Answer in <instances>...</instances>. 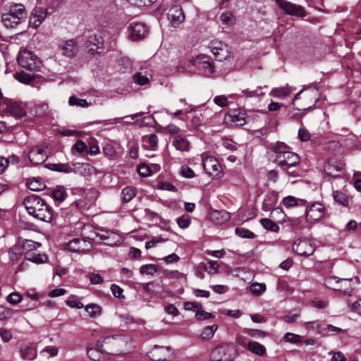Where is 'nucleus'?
Instances as JSON below:
<instances>
[{
	"mask_svg": "<svg viewBox=\"0 0 361 361\" xmlns=\"http://www.w3.org/2000/svg\"><path fill=\"white\" fill-rule=\"evenodd\" d=\"M23 204L28 214L35 219L50 222L53 219L51 207L41 197L37 195H30L24 199Z\"/></svg>",
	"mask_w": 361,
	"mask_h": 361,
	"instance_id": "1",
	"label": "nucleus"
},
{
	"mask_svg": "<svg viewBox=\"0 0 361 361\" xmlns=\"http://www.w3.org/2000/svg\"><path fill=\"white\" fill-rule=\"evenodd\" d=\"M274 153L273 162L280 168L287 170L300 162V157L290 151V148L284 142H276L271 147Z\"/></svg>",
	"mask_w": 361,
	"mask_h": 361,
	"instance_id": "2",
	"label": "nucleus"
},
{
	"mask_svg": "<svg viewBox=\"0 0 361 361\" xmlns=\"http://www.w3.org/2000/svg\"><path fill=\"white\" fill-rule=\"evenodd\" d=\"M26 13L23 4H14L11 6L8 13L2 16V23L6 27H13L25 18Z\"/></svg>",
	"mask_w": 361,
	"mask_h": 361,
	"instance_id": "3",
	"label": "nucleus"
},
{
	"mask_svg": "<svg viewBox=\"0 0 361 361\" xmlns=\"http://www.w3.org/2000/svg\"><path fill=\"white\" fill-rule=\"evenodd\" d=\"M237 350L233 344H221L214 348L210 354L212 361H234Z\"/></svg>",
	"mask_w": 361,
	"mask_h": 361,
	"instance_id": "4",
	"label": "nucleus"
},
{
	"mask_svg": "<svg viewBox=\"0 0 361 361\" xmlns=\"http://www.w3.org/2000/svg\"><path fill=\"white\" fill-rule=\"evenodd\" d=\"M0 109L7 111L16 118H22L27 113L25 104L4 97L1 92H0Z\"/></svg>",
	"mask_w": 361,
	"mask_h": 361,
	"instance_id": "5",
	"label": "nucleus"
},
{
	"mask_svg": "<svg viewBox=\"0 0 361 361\" xmlns=\"http://www.w3.org/2000/svg\"><path fill=\"white\" fill-rule=\"evenodd\" d=\"M123 340L119 336H106L97 342V346L103 350L104 353L117 355L122 352L121 347Z\"/></svg>",
	"mask_w": 361,
	"mask_h": 361,
	"instance_id": "6",
	"label": "nucleus"
},
{
	"mask_svg": "<svg viewBox=\"0 0 361 361\" xmlns=\"http://www.w3.org/2000/svg\"><path fill=\"white\" fill-rule=\"evenodd\" d=\"M18 62L20 66L29 70L35 71L39 68L40 62L32 51L22 50L19 52Z\"/></svg>",
	"mask_w": 361,
	"mask_h": 361,
	"instance_id": "7",
	"label": "nucleus"
},
{
	"mask_svg": "<svg viewBox=\"0 0 361 361\" xmlns=\"http://www.w3.org/2000/svg\"><path fill=\"white\" fill-rule=\"evenodd\" d=\"M325 173L333 178H344V164L335 159H329L324 165Z\"/></svg>",
	"mask_w": 361,
	"mask_h": 361,
	"instance_id": "8",
	"label": "nucleus"
},
{
	"mask_svg": "<svg viewBox=\"0 0 361 361\" xmlns=\"http://www.w3.org/2000/svg\"><path fill=\"white\" fill-rule=\"evenodd\" d=\"M202 164L206 173L213 178H220L221 177V166L215 157L203 154Z\"/></svg>",
	"mask_w": 361,
	"mask_h": 361,
	"instance_id": "9",
	"label": "nucleus"
},
{
	"mask_svg": "<svg viewBox=\"0 0 361 361\" xmlns=\"http://www.w3.org/2000/svg\"><path fill=\"white\" fill-rule=\"evenodd\" d=\"M293 250L298 255L308 257L312 255L314 250V245L309 240L298 239L293 243Z\"/></svg>",
	"mask_w": 361,
	"mask_h": 361,
	"instance_id": "10",
	"label": "nucleus"
},
{
	"mask_svg": "<svg viewBox=\"0 0 361 361\" xmlns=\"http://www.w3.org/2000/svg\"><path fill=\"white\" fill-rule=\"evenodd\" d=\"M277 6L286 13L297 17H305L306 16L304 8L295 4H292L286 0H276Z\"/></svg>",
	"mask_w": 361,
	"mask_h": 361,
	"instance_id": "11",
	"label": "nucleus"
},
{
	"mask_svg": "<svg viewBox=\"0 0 361 361\" xmlns=\"http://www.w3.org/2000/svg\"><path fill=\"white\" fill-rule=\"evenodd\" d=\"M67 250L75 252H85L92 247V243L90 239L74 238L67 244Z\"/></svg>",
	"mask_w": 361,
	"mask_h": 361,
	"instance_id": "12",
	"label": "nucleus"
},
{
	"mask_svg": "<svg viewBox=\"0 0 361 361\" xmlns=\"http://www.w3.org/2000/svg\"><path fill=\"white\" fill-rule=\"evenodd\" d=\"M48 157L47 152L39 145L32 147L28 154L30 161L35 165L42 164L47 159Z\"/></svg>",
	"mask_w": 361,
	"mask_h": 361,
	"instance_id": "13",
	"label": "nucleus"
},
{
	"mask_svg": "<svg viewBox=\"0 0 361 361\" xmlns=\"http://www.w3.org/2000/svg\"><path fill=\"white\" fill-rule=\"evenodd\" d=\"M171 355V350L169 347L154 345L148 352V357L154 361H165Z\"/></svg>",
	"mask_w": 361,
	"mask_h": 361,
	"instance_id": "14",
	"label": "nucleus"
},
{
	"mask_svg": "<svg viewBox=\"0 0 361 361\" xmlns=\"http://www.w3.org/2000/svg\"><path fill=\"white\" fill-rule=\"evenodd\" d=\"M47 16V12L45 8L39 6L35 7L30 17V25L35 28L38 27Z\"/></svg>",
	"mask_w": 361,
	"mask_h": 361,
	"instance_id": "15",
	"label": "nucleus"
},
{
	"mask_svg": "<svg viewBox=\"0 0 361 361\" xmlns=\"http://www.w3.org/2000/svg\"><path fill=\"white\" fill-rule=\"evenodd\" d=\"M59 47L62 54L66 57H73L79 51V46L75 39L64 41L59 44Z\"/></svg>",
	"mask_w": 361,
	"mask_h": 361,
	"instance_id": "16",
	"label": "nucleus"
},
{
	"mask_svg": "<svg viewBox=\"0 0 361 361\" xmlns=\"http://www.w3.org/2000/svg\"><path fill=\"white\" fill-rule=\"evenodd\" d=\"M324 214V207L319 202L312 203L306 208V216L309 220L316 221L322 218Z\"/></svg>",
	"mask_w": 361,
	"mask_h": 361,
	"instance_id": "17",
	"label": "nucleus"
},
{
	"mask_svg": "<svg viewBox=\"0 0 361 361\" xmlns=\"http://www.w3.org/2000/svg\"><path fill=\"white\" fill-rule=\"evenodd\" d=\"M168 19L173 26H177L184 21L185 15L182 8L178 6L171 7L168 13Z\"/></svg>",
	"mask_w": 361,
	"mask_h": 361,
	"instance_id": "18",
	"label": "nucleus"
},
{
	"mask_svg": "<svg viewBox=\"0 0 361 361\" xmlns=\"http://www.w3.org/2000/svg\"><path fill=\"white\" fill-rule=\"evenodd\" d=\"M130 37L133 40H137L145 37L147 33L145 25L141 23H132L129 27Z\"/></svg>",
	"mask_w": 361,
	"mask_h": 361,
	"instance_id": "19",
	"label": "nucleus"
},
{
	"mask_svg": "<svg viewBox=\"0 0 361 361\" xmlns=\"http://www.w3.org/2000/svg\"><path fill=\"white\" fill-rule=\"evenodd\" d=\"M226 123L235 126H243L245 124V118L243 113L231 111L225 116Z\"/></svg>",
	"mask_w": 361,
	"mask_h": 361,
	"instance_id": "20",
	"label": "nucleus"
},
{
	"mask_svg": "<svg viewBox=\"0 0 361 361\" xmlns=\"http://www.w3.org/2000/svg\"><path fill=\"white\" fill-rule=\"evenodd\" d=\"M87 45L90 47L89 51L94 54L103 49V39L100 34H92L88 37Z\"/></svg>",
	"mask_w": 361,
	"mask_h": 361,
	"instance_id": "21",
	"label": "nucleus"
},
{
	"mask_svg": "<svg viewBox=\"0 0 361 361\" xmlns=\"http://www.w3.org/2000/svg\"><path fill=\"white\" fill-rule=\"evenodd\" d=\"M173 146L180 152H188L190 149V142L182 135H176L172 142Z\"/></svg>",
	"mask_w": 361,
	"mask_h": 361,
	"instance_id": "22",
	"label": "nucleus"
},
{
	"mask_svg": "<svg viewBox=\"0 0 361 361\" xmlns=\"http://www.w3.org/2000/svg\"><path fill=\"white\" fill-rule=\"evenodd\" d=\"M348 280L345 279H340L336 276H329L325 279L324 284L325 286L332 290H341L343 282H347Z\"/></svg>",
	"mask_w": 361,
	"mask_h": 361,
	"instance_id": "23",
	"label": "nucleus"
},
{
	"mask_svg": "<svg viewBox=\"0 0 361 361\" xmlns=\"http://www.w3.org/2000/svg\"><path fill=\"white\" fill-rule=\"evenodd\" d=\"M210 219L216 224H223L230 219V214L225 210H214L210 213Z\"/></svg>",
	"mask_w": 361,
	"mask_h": 361,
	"instance_id": "24",
	"label": "nucleus"
},
{
	"mask_svg": "<svg viewBox=\"0 0 361 361\" xmlns=\"http://www.w3.org/2000/svg\"><path fill=\"white\" fill-rule=\"evenodd\" d=\"M295 88L286 85L285 87L274 88L269 93L271 97L284 98L288 96Z\"/></svg>",
	"mask_w": 361,
	"mask_h": 361,
	"instance_id": "25",
	"label": "nucleus"
},
{
	"mask_svg": "<svg viewBox=\"0 0 361 361\" xmlns=\"http://www.w3.org/2000/svg\"><path fill=\"white\" fill-rule=\"evenodd\" d=\"M80 191H82V192L85 193V200L87 202H85L82 200L76 201L75 204L78 208L81 209L85 207L87 204H92L97 197L96 191H92L89 190L87 192H85V190L82 189H80Z\"/></svg>",
	"mask_w": 361,
	"mask_h": 361,
	"instance_id": "26",
	"label": "nucleus"
},
{
	"mask_svg": "<svg viewBox=\"0 0 361 361\" xmlns=\"http://www.w3.org/2000/svg\"><path fill=\"white\" fill-rule=\"evenodd\" d=\"M20 355L24 360H32L37 356V351L32 345H23L20 348Z\"/></svg>",
	"mask_w": 361,
	"mask_h": 361,
	"instance_id": "27",
	"label": "nucleus"
},
{
	"mask_svg": "<svg viewBox=\"0 0 361 361\" xmlns=\"http://www.w3.org/2000/svg\"><path fill=\"white\" fill-rule=\"evenodd\" d=\"M212 51L216 59L219 61L226 59L228 56L226 45H223L221 43L219 44V46L213 47L212 49Z\"/></svg>",
	"mask_w": 361,
	"mask_h": 361,
	"instance_id": "28",
	"label": "nucleus"
},
{
	"mask_svg": "<svg viewBox=\"0 0 361 361\" xmlns=\"http://www.w3.org/2000/svg\"><path fill=\"white\" fill-rule=\"evenodd\" d=\"M247 348L249 350L257 355H264L266 353V348L257 341H250Z\"/></svg>",
	"mask_w": 361,
	"mask_h": 361,
	"instance_id": "29",
	"label": "nucleus"
},
{
	"mask_svg": "<svg viewBox=\"0 0 361 361\" xmlns=\"http://www.w3.org/2000/svg\"><path fill=\"white\" fill-rule=\"evenodd\" d=\"M145 147L154 149L158 145L159 139L156 134H150L143 137Z\"/></svg>",
	"mask_w": 361,
	"mask_h": 361,
	"instance_id": "30",
	"label": "nucleus"
},
{
	"mask_svg": "<svg viewBox=\"0 0 361 361\" xmlns=\"http://www.w3.org/2000/svg\"><path fill=\"white\" fill-rule=\"evenodd\" d=\"M306 201L302 199H297L293 196L288 195L283 199V204L286 207H292L296 205H303Z\"/></svg>",
	"mask_w": 361,
	"mask_h": 361,
	"instance_id": "31",
	"label": "nucleus"
},
{
	"mask_svg": "<svg viewBox=\"0 0 361 361\" xmlns=\"http://www.w3.org/2000/svg\"><path fill=\"white\" fill-rule=\"evenodd\" d=\"M277 202V195L274 192L269 194L264 200L262 209L264 211L271 210Z\"/></svg>",
	"mask_w": 361,
	"mask_h": 361,
	"instance_id": "32",
	"label": "nucleus"
},
{
	"mask_svg": "<svg viewBox=\"0 0 361 361\" xmlns=\"http://www.w3.org/2000/svg\"><path fill=\"white\" fill-rule=\"evenodd\" d=\"M104 353V351L100 348H98L97 346V344L95 345V347H88L87 348V356L94 361H98L102 357V355Z\"/></svg>",
	"mask_w": 361,
	"mask_h": 361,
	"instance_id": "33",
	"label": "nucleus"
},
{
	"mask_svg": "<svg viewBox=\"0 0 361 361\" xmlns=\"http://www.w3.org/2000/svg\"><path fill=\"white\" fill-rule=\"evenodd\" d=\"M97 237L99 238V240L104 241V244L108 245H113L116 243L114 240L116 238V235L113 232L106 231L104 233H98L97 234Z\"/></svg>",
	"mask_w": 361,
	"mask_h": 361,
	"instance_id": "34",
	"label": "nucleus"
},
{
	"mask_svg": "<svg viewBox=\"0 0 361 361\" xmlns=\"http://www.w3.org/2000/svg\"><path fill=\"white\" fill-rule=\"evenodd\" d=\"M136 195V188L132 186L124 188L121 191V198L123 202H130Z\"/></svg>",
	"mask_w": 361,
	"mask_h": 361,
	"instance_id": "35",
	"label": "nucleus"
},
{
	"mask_svg": "<svg viewBox=\"0 0 361 361\" xmlns=\"http://www.w3.org/2000/svg\"><path fill=\"white\" fill-rule=\"evenodd\" d=\"M68 104L70 106H77L82 108H87L91 106V103L88 102L86 99H80L76 96H71L68 99Z\"/></svg>",
	"mask_w": 361,
	"mask_h": 361,
	"instance_id": "36",
	"label": "nucleus"
},
{
	"mask_svg": "<svg viewBox=\"0 0 361 361\" xmlns=\"http://www.w3.org/2000/svg\"><path fill=\"white\" fill-rule=\"evenodd\" d=\"M267 286L264 283H253L250 286V291L252 295L259 296L266 291Z\"/></svg>",
	"mask_w": 361,
	"mask_h": 361,
	"instance_id": "37",
	"label": "nucleus"
},
{
	"mask_svg": "<svg viewBox=\"0 0 361 361\" xmlns=\"http://www.w3.org/2000/svg\"><path fill=\"white\" fill-rule=\"evenodd\" d=\"M45 167L55 171L69 173L71 168L65 164H47Z\"/></svg>",
	"mask_w": 361,
	"mask_h": 361,
	"instance_id": "38",
	"label": "nucleus"
},
{
	"mask_svg": "<svg viewBox=\"0 0 361 361\" xmlns=\"http://www.w3.org/2000/svg\"><path fill=\"white\" fill-rule=\"evenodd\" d=\"M262 87L261 86L257 87L255 90H253L245 89L242 90L239 96L245 97H261L264 95V93L262 92Z\"/></svg>",
	"mask_w": 361,
	"mask_h": 361,
	"instance_id": "39",
	"label": "nucleus"
},
{
	"mask_svg": "<svg viewBox=\"0 0 361 361\" xmlns=\"http://www.w3.org/2000/svg\"><path fill=\"white\" fill-rule=\"evenodd\" d=\"M66 197V193L63 187H58L52 191L53 199L58 202H62Z\"/></svg>",
	"mask_w": 361,
	"mask_h": 361,
	"instance_id": "40",
	"label": "nucleus"
},
{
	"mask_svg": "<svg viewBox=\"0 0 361 361\" xmlns=\"http://www.w3.org/2000/svg\"><path fill=\"white\" fill-rule=\"evenodd\" d=\"M334 200L343 207L348 205L349 200L348 196L342 192L335 191L333 194Z\"/></svg>",
	"mask_w": 361,
	"mask_h": 361,
	"instance_id": "41",
	"label": "nucleus"
},
{
	"mask_svg": "<svg viewBox=\"0 0 361 361\" xmlns=\"http://www.w3.org/2000/svg\"><path fill=\"white\" fill-rule=\"evenodd\" d=\"M157 265L153 264H148L140 267V273L141 274L153 276L157 271Z\"/></svg>",
	"mask_w": 361,
	"mask_h": 361,
	"instance_id": "42",
	"label": "nucleus"
},
{
	"mask_svg": "<svg viewBox=\"0 0 361 361\" xmlns=\"http://www.w3.org/2000/svg\"><path fill=\"white\" fill-rule=\"evenodd\" d=\"M85 309L91 317H97L101 314V307L97 304H89L85 306Z\"/></svg>",
	"mask_w": 361,
	"mask_h": 361,
	"instance_id": "43",
	"label": "nucleus"
},
{
	"mask_svg": "<svg viewBox=\"0 0 361 361\" xmlns=\"http://www.w3.org/2000/svg\"><path fill=\"white\" fill-rule=\"evenodd\" d=\"M200 66L204 75L207 77H209L214 72V66L209 61H203L200 62Z\"/></svg>",
	"mask_w": 361,
	"mask_h": 361,
	"instance_id": "44",
	"label": "nucleus"
},
{
	"mask_svg": "<svg viewBox=\"0 0 361 361\" xmlns=\"http://www.w3.org/2000/svg\"><path fill=\"white\" fill-rule=\"evenodd\" d=\"M260 223L262 226L268 231L276 232L279 229V226L275 222L269 219H262L260 220Z\"/></svg>",
	"mask_w": 361,
	"mask_h": 361,
	"instance_id": "45",
	"label": "nucleus"
},
{
	"mask_svg": "<svg viewBox=\"0 0 361 361\" xmlns=\"http://www.w3.org/2000/svg\"><path fill=\"white\" fill-rule=\"evenodd\" d=\"M87 146L83 141L80 140H78L71 147V151L74 154H75L76 153L80 154H82L83 152L87 151Z\"/></svg>",
	"mask_w": 361,
	"mask_h": 361,
	"instance_id": "46",
	"label": "nucleus"
},
{
	"mask_svg": "<svg viewBox=\"0 0 361 361\" xmlns=\"http://www.w3.org/2000/svg\"><path fill=\"white\" fill-rule=\"evenodd\" d=\"M283 338L286 342L295 344L302 342V337L301 336L290 332L285 334Z\"/></svg>",
	"mask_w": 361,
	"mask_h": 361,
	"instance_id": "47",
	"label": "nucleus"
},
{
	"mask_svg": "<svg viewBox=\"0 0 361 361\" xmlns=\"http://www.w3.org/2000/svg\"><path fill=\"white\" fill-rule=\"evenodd\" d=\"M133 79L135 83L138 85H145L149 83V79L140 72H137L133 75Z\"/></svg>",
	"mask_w": 361,
	"mask_h": 361,
	"instance_id": "48",
	"label": "nucleus"
},
{
	"mask_svg": "<svg viewBox=\"0 0 361 361\" xmlns=\"http://www.w3.org/2000/svg\"><path fill=\"white\" fill-rule=\"evenodd\" d=\"M15 78L20 82L28 84L33 80L32 75L24 72H17L14 75Z\"/></svg>",
	"mask_w": 361,
	"mask_h": 361,
	"instance_id": "49",
	"label": "nucleus"
},
{
	"mask_svg": "<svg viewBox=\"0 0 361 361\" xmlns=\"http://www.w3.org/2000/svg\"><path fill=\"white\" fill-rule=\"evenodd\" d=\"M26 187L32 191L39 192L46 188L44 182H26Z\"/></svg>",
	"mask_w": 361,
	"mask_h": 361,
	"instance_id": "50",
	"label": "nucleus"
},
{
	"mask_svg": "<svg viewBox=\"0 0 361 361\" xmlns=\"http://www.w3.org/2000/svg\"><path fill=\"white\" fill-rule=\"evenodd\" d=\"M179 173L184 178H192L195 176L193 170L188 166H182L179 170Z\"/></svg>",
	"mask_w": 361,
	"mask_h": 361,
	"instance_id": "51",
	"label": "nucleus"
},
{
	"mask_svg": "<svg viewBox=\"0 0 361 361\" xmlns=\"http://www.w3.org/2000/svg\"><path fill=\"white\" fill-rule=\"evenodd\" d=\"M66 302L68 306L73 308L81 309L84 307L83 304L75 295L69 297Z\"/></svg>",
	"mask_w": 361,
	"mask_h": 361,
	"instance_id": "52",
	"label": "nucleus"
},
{
	"mask_svg": "<svg viewBox=\"0 0 361 361\" xmlns=\"http://www.w3.org/2000/svg\"><path fill=\"white\" fill-rule=\"evenodd\" d=\"M217 329L218 326L216 324L208 326L203 329L202 332V336L204 338H211L212 337H213Z\"/></svg>",
	"mask_w": 361,
	"mask_h": 361,
	"instance_id": "53",
	"label": "nucleus"
},
{
	"mask_svg": "<svg viewBox=\"0 0 361 361\" xmlns=\"http://www.w3.org/2000/svg\"><path fill=\"white\" fill-rule=\"evenodd\" d=\"M235 233L240 237L252 239L254 238L255 234L253 232L250 231L248 229L243 228H236L235 230Z\"/></svg>",
	"mask_w": 361,
	"mask_h": 361,
	"instance_id": "54",
	"label": "nucleus"
},
{
	"mask_svg": "<svg viewBox=\"0 0 361 361\" xmlns=\"http://www.w3.org/2000/svg\"><path fill=\"white\" fill-rule=\"evenodd\" d=\"M137 171L139 175L143 178L149 176L152 173V170L149 166L145 164L138 165L137 167Z\"/></svg>",
	"mask_w": 361,
	"mask_h": 361,
	"instance_id": "55",
	"label": "nucleus"
},
{
	"mask_svg": "<svg viewBox=\"0 0 361 361\" xmlns=\"http://www.w3.org/2000/svg\"><path fill=\"white\" fill-rule=\"evenodd\" d=\"M178 226L181 228H186L190 224L191 220L188 215L183 214L176 219Z\"/></svg>",
	"mask_w": 361,
	"mask_h": 361,
	"instance_id": "56",
	"label": "nucleus"
},
{
	"mask_svg": "<svg viewBox=\"0 0 361 361\" xmlns=\"http://www.w3.org/2000/svg\"><path fill=\"white\" fill-rule=\"evenodd\" d=\"M183 306L185 310L194 311L196 312L202 308V304L197 302H184Z\"/></svg>",
	"mask_w": 361,
	"mask_h": 361,
	"instance_id": "57",
	"label": "nucleus"
},
{
	"mask_svg": "<svg viewBox=\"0 0 361 361\" xmlns=\"http://www.w3.org/2000/svg\"><path fill=\"white\" fill-rule=\"evenodd\" d=\"M88 148L89 149L87 151V153L92 156L97 155L100 152L99 147L95 140H91L88 142Z\"/></svg>",
	"mask_w": 361,
	"mask_h": 361,
	"instance_id": "58",
	"label": "nucleus"
},
{
	"mask_svg": "<svg viewBox=\"0 0 361 361\" xmlns=\"http://www.w3.org/2000/svg\"><path fill=\"white\" fill-rule=\"evenodd\" d=\"M220 18L222 23L226 25H231L235 23V18L230 12L223 13Z\"/></svg>",
	"mask_w": 361,
	"mask_h": 361,
	"instance_id": "59",
	"label": "nucleus"
},
{
	"mask_svg": "<svg viewBox=\"0 0 361 361\" xmlns=\"http://www.w3.org/2000/svg\"><path fill=\"white\" fill-rule=\"evenodd\" d=\"M40 246V244L32 240H25L23 244V248L28 252L35 250Z\"/></svg>",
	"mask_w": 361,
	"mask_h": 361,
	"instance_id": "60",
	"label": "nucleus"
},
{
	"mask_svg": "<svg viewBox=\"0 0 361 361\" xmlns=\"http://www.w3.org/2000/svg\"><path fill=\"white\" fill-rule=\"evenodd\" d=\"M195 318L198 321H202L214 318V315L211 312L202 310L201 309L195 313Z\"/></svg>",
	"mask_w": 361,
	"mask_h": 361,
	"instance_id": "61",
	"label": "nucleus"
},
{
	"mask_svg": "<svg viewBox=\"0 0 361 361\" xmlns=\"http://www.w3.org/2000/svg\"><path fill=\"white\" fill-rule=\"evenodd\" d=\"M0 337L2 341L5 343L10 341L13 337L12 332L10 329L6 328L0 329Z\"/></svg>",
	"mask_w": 361,
	"mask_h": 361,
	"instance_id": "62",
	"label": "nucleus"
},
{
	"mask_svg": "<svg viewBox=\"0 0 361 361\" xmlns=\"http://www.w3.org/2000/svg\"><path fill=\"white\" fill-rule=\"evenodd\" d=\"M13 311L4 306L0 305V321L6 320L11 317Z\"/></svg>",
	"mask_w": 361,
	"mask_h": 361,
	"instance_id": "63",
	"label": "nucleus"
},
{
	"mask_svg": "<svg viewBox=\"0 0 361 361\" xmlns=\"http://www.w3.org/2000/svg\"><path fill=\"white\" fill-rule=\"evenodd\" d=\"M21 300L22 296L16 292L11 293L7 296V301L12 305H16L21 302Z\"/></svg>",
	"mask_w": 361,
	"mask_h": 361,
	"instance_id": "64",
	"label": "nucleus"
}]
</instances>
